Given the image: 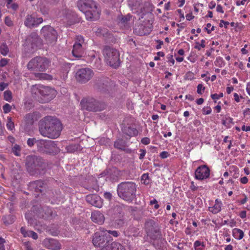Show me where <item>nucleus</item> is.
Here are the masks:
<instances>
[{
  "mask_svg": "<svg viewBox=\"0 0 250 250\" xmlns=\"http://www.w3.org/2000/svg\"><path fill=\"white\" fill-rule=\"evenodd\" d=\"M210 169L206 165L199 166L195 171V178L199 180H206L210 176Z\"/></svg>",
  "mask_w": 250,
  "mask_h": 250,
  "instance_id": "2eb2a0df",
  "label": "nucleus"
},
{
  "mask_svg": "<svg viewBox=\"0 0 250 250\" xmlns=\"http://www.w3.org/2000/svg\"><path fill=\"white\" fill-rule=\"evenodd\" d=\"M206 41L205 40H202L201 42H195V45L194 48L198 50H201L202 48H204L206 46Z\"/></svg>",
  "mask_w": 250,
  "mask_h": 250,
  "instance_id": "f704fd0d",
  "label": "nucleus"
},
{
  "mask_svg": "<svg viewBox=\"0 0 250 250\" xmlns=\"http://www.w3.org/2000/svg\"><path fill=\"white\" fill-rule=\"evenodd\" d=\"M184 79L185 80L192 81L195 79V74L191 71H188L185 74Z\"/></svg>",
  "mask_w": 250,
  "mask_h": 250,
  "instance_id": "e433bc0d",
  "label": "nucleus"
},
{
  "mask_svg": "<svg viewBox=\"0 0 250 250\" xmlns=\"http://www.w3.org/2000/svg\"><path fill=\"white\" fill-rule=\"evenodd\" d=\"M124 234L127 237H136L138 236V229L134 226H129L124 231Z\"/></svg>",
  "mask_w": 250,
  "mask_h": 250,
  "instance_id": "a878e982",
  "label": "nucleus"
},
{
  "mask_svg": "<svg viewBox=\"0 0 250 250\" xmlns=\"http://www.w3.org/2000/svg\"><path fill=\"white\" fill-rule=\"evenodd\" d=\"M141 142L145 145H148L150 143V140L148 137H144L141 139Z\"/></svg>",
  "mask_w": 250,
  "mask_h": 250,
  "instance_id": "6e6d98bb",
  "label": "nucleus"
},
{
  "mask_svg": "<svg viewBox=\"0 0 250 250\" xmlns=\"http://www.w3.org/2000/svg\"><path fill=\"white\" fill-rule=\"evenodd\" d=\"M81 105L83 109L88 111L98 112L104 110L106 105L93 98L83 99L81 102Z\"/></svg>",
  "mask_w": 250,
  "mask_h": 250,
  "instance_id": "0eeeda50",
  "label": "nucleus"
},
{
  "mask_svg": "<svg viewBox=\"0 0 250 250\" xmlns=\"http://www.w3.org/2000/svg\"><path fill=\"white\" fill-rule=\"evenodd\" d=\"M215 27L212 26L211 23H208L205 27L204 30L207 32L208 34H210L212 31L214 30Z\"/></svg>",
  "mask_w": 250,
  "mask_h": 250,
  "instance_id": "c03bdc74",
  "label": "nucleus"
},
{
  "mask_svg": "<svg viewBox=\"0 0 250 250\" xmlns=\"http://www.w3.org/2000/svg\"><path fill=\"white\" fill-rule=\"evenodd\" d=\"M128 5L134 13L139 14L142 12V6L141 0H129Z\"/></svg>",
  "mask_w": 250,
  "mask_h": 250,
  "instance_id": "aec40b11",
  "label": "nucleus"
},
{
  "mask_svg": "<svg viewBox=\"0 0 250 250\" xmlns=\"http://www.w3.org/2000/svg\"><path fill=\"white\" fill-rule=\"evenodd\" d=\"M2 219L4 224L7 225L12 224L13 223H14L15 217L13 215H8L3 217Z\"/></svg>",
  "mask_w": 250,
  "mask_h": 250,
  "instance_id": "7c9ffc66",
  "label": "nucleus"
},
{
  "mask_svg": "<svg viewBox=\"0 0 250 250\" xmlns=\"http://www.w3.org/2000/svg\"><path fill=\"white\" fill-rule=\"evenodd\" d=\"M167 62L169 66H173L175 63V61L173 59V56L171 54H169L167 56Z\"/></svg>",
  "mask_w": 250,
  "mask_h": 250,
  "instance_id": "a19ab883",
  "label": "nucleus"
},
{
  "mask_svg": "<svg viewBox=\"0 0 250 250\" xmlns=\"http://www.w3.org/2000/svg\"><path fill=\"white\" fill-rule=\"evenodd\" d=\"M205 247L204 242L196 240L193 243V248L195 250H204Z\"/></svg>",
  "mask_w": 250,
  "mask_h": 250,
  "instance_id": "c756f323",
  "label": "nucleus"
},
{
  "mask_svg": "<svg viewBox=\"0 0 250 250\" xmlns=\"http://www.w3.org/2000/svg\"><path fill=\"white\" fill-rule=\"evenodd\" d=\"M33 91L34 92L40 103H48L53 99L57 95V91L48 86L37 85L33 86Z\"/></svg>",
  "mask_w": 250,
  "mask_h": 250,
  "instance_id": "20e7f679",
  "label": "nucleus"
},
{
  "mask_svg": "<svg viewBox=\"0 0 250 250\" xmlns=\"http://www.w3.org/2000/svg\"><path fill=\"white\" fill-rule=\"evenodd\" d=\"M44 247L52 250H60L62 248V245L58 240L53 238H46L43 241Z\"/></svg>",
  "mask_w": 250,
  "mask_h": 250,
  "instance_id": "f3484780",
  "label": "nucleus"
},
{
  "mask_svg": "<svg viewBox=\"0 0 250 250\" xmlns=\"http://www.w3.org/2000/svg\"><path fill=\"white\" fill-rule=\"evenodd\" d=\"M137 186L132 182H123L117 186L118 196L123 200L132 202L136 197Z\"/></svg>",
  "mask_w": 250,
  "mask_h": 250,
  "instance_id": "7ed1b4c3",
  "label": "nucleus"
},
{
  "mask_svg": "<svg viewBox=\"0 0 250 250\" xmlns=\"http://www.w3.org/2000/svg\"><path fill=\"white\" fill-rule=\"evenodd\" d=\"M25 165L28 172L32 175L41 174L45 167L43 159L36 155L27 156Z\"/></svg>",
  "mask_w": 250,
  "mask_h": 250,
  "instance_id": "39448f33",
  "label": "nucleus"
},
{
  "mask_svg": "<svg viewBox=\"0 0 250 250\" xmlns=\"http://www.w3.org/2000/svg\"><path fill=\"white\" fill-rule=\"evenodd\" d=\"M114 146L118 149H124L125 147V143L122 140H117L114 143Z\"/></svg>",
  "mask_w": 250,
  "mask_h": 250,
  "instance_id": "72a5a7b5",
  "label": "nucleus"
},
{
  "mask_svg": "<svg viewBox=\"0 0 250 250\" xmlns=\"http://www.w3.org/2000/svg\"><path fill=\"white\" fill-rule=\"evenodd\" d=\"M42 22L43 19L42 18L35 17V16L33 15H28L26 17L24 24L28 28H32L37 27Z\"/></svg>",
  "mask_w": 250,
  "mask_h": 250,
  "instance_id": "dca6fc26",
  "label": "nucleus"
},
{
  "mask_svg": "<svg viewBox=\"0 0 250 250\" xmlns=\"http://www.w3.org/2000/svg\"><path fill=\"white\" fill-rule=\"evenodd\" d=\"M4 23L8 26H12L13 25V23L11 18L9 17H6L4 19Z\"/></svg>",
  "mask_w": 250,
  "mask_h": 250,
  "instance_id": "09e8293b",
  "label": "nucleus"
},
{
  "mask_svg": "<svg viewBox=\"0 0 250 250\" xmlns=\"http://www.w3.org/2000/svg\"><path fill=\"white\" fill-rule=\"evenodd\" d=\"M186 19L188 21H191L194 19V16L192 15V13L187 14L186 15Z\"/></svg>",
  "mask_w": 250,
  "mask_h": 250,
  "instance_id": "774afa93",
  "label": "nucleus"
},
{
  "mask_svg": "<svg viewBox=\"0 0 250 250\" xmlns=\"http://www.w3.org/2000/svg\"><path fill=\"white\" fill-rule=\"evenodd\" d=\"M239 216L242 219H244L247 217V211L246 210H242L240 212Z\"/></svg>",
  "mask_w": 250,
  "mask_h": 250,
  "instance_id": "0e129e2a",
  "label": "nucleus"
},
{
  "mask_svg": "<svg viewBox=\"0 0 250 250\" xmlns=\"http://www.w3.org/2000/svg\"><path fill=\"white\" fill-rule=\"evenodd\" d=\"M94 72L89 68H83L78 70L75 77L77 81L81 83H85L88 82L93 76Z\"/></svg>",
  "mask_w": 250,
  "mask_h": 250,
  "instance_id": "f8f14e48",
  "label": "nucleus"
},
{
  "mask_svg": "<svg viewBox=\"0 0 250 250\" xmlns=\"http://www.w3.org/2000/svg\"><path fill=\"white\" fill-rule=\"evenodd\" d=\"M8 86V84L4 82L0 83V91H3Z\"/></svg>",
  "mask_w": 250,
  "mask_h": 250,
  "instance_id": "e2e57ef3",
  "label": "nucleus"
},
{
  "mask_svg": "<svg viewBox=\"0 0 250 250\" xmlns=\"http://www.w3.org/2000/svg\"><path fill=\"white\" fill-rule=\"evenodd\" d=\"M37 140L35 138H29L27 141L28 146L30 147H32L33 145L36 144Z\"/></svg>",
  "mask_w": 250,
  "mask_h": 250,
  "instance_id": "8fccbe9b",
  "label": "nucleus"
},
{
  "mask_svg": "<svg viewBox=\"0 0 250 250\" xmlns=\"http://www.w3.org/2000/svg\"><path fill=\"white\" fill-rule=\"evenodd\" d=\"M33 231L32 230H26L25 228L24 227H21V232L23 235L24 237H31V232H33Z\"/></svg>",
  "mask_w": 250,
  "mask_h": 250,
  "instance_id": "58836bf2",
  "label": "nucleus"
},
{
  "mask_svg": "<svg viewBox=\"0 0 250 250\" xmlns=\"http://www.w3.org/2000/svg\"><path fill=\"white\" fill-rule=\"evenodd\" d=\"M41 33L43 36L47 44L53 45L56 43L58 34L52 27L50 25L44 26L41 30Z\"/></svg>",
  "mask_w": 250,
  "mask_h": 250,
  "instance_id": "9b49d317",
  "label": "nucleus"
},
{
  "mask_svg": "<svg viewBox=\"0 0 250 250\" xmlns=\"http://www.w3.org/2000/svg\"><path fill=\"white\" fill-rule=\"evenodd\" d=\"M232 236L233 237L238 240L243 239L244 236V233L242 230L238 228H234L232 229Z\"/></svg>",
  "mask_w": 250,
  "mask_h": 250,
  "instance_id": "cd10ccee",
  "label": "nucleus"
},
{
  "mask_svg": "<svg viewBox=\"0 0 250 250\" xmlns=\"http://www.w3.org/2000/svg\"><path fill=\"white\" fill-rule=\"evenodd\" d=\"M212 109L210 106L205 107L203 108V113L204 115H208L211 113Z\"/></svg>",
  "mask_w": 250,
  "mask_h": 250,
  "instance_id": "603ef678",
  "label": "nucleus"
},
{
  "mask_svg": "<svg viewBox=\"0 0 250 250\" xmlns=\"http://www.w3.org/2000/svg\"><path fill=\"white\" fill-rule=\"evenodd\" d=\"M6 127L8 130L11 131H12L14 129V123L12 122L11 117L7 118Z\"/></svg>",
  "mask_w": 250,
  "mask_h": 250,
  "instance_id": "4c0bfd02",
  "label": "nucleus"
},
{
  "mask_svg": "<svg viewBox=\"0 0 250 250\" xmlns=\"http://www.w3.org/2000/svg\"><path fill=\"white\" fill-rule=\"evenodd\" d=\"M240 183L242 184H246L248 183L249 180L247 177L244 176L241 177L239 179Z\"/></svg>",
  "mask_w": 250,
  "mask_h": 250,
  "instance_id": "052dcab7",
  "label": "nucleus"
},
{
  "mask_svg": "<svg viewBox=\"0 0 250 250\" xmlns=\"http://www.w3.org/2000/svg\"><path fill=\"white\" fill-rule=\"evenodd\" d=\"M123 132L130 137L136 136L138 134V130L130 126H124L122 129Z\"/></svg>",
  "mask_w": 250,
  "mask_h": 250,
  "instance_id": "b1692460",
  "label": "nucleus"
},
{
  "mask_svg": "<svg viewBox=\"0 0 250 250\" xmlns=\"http://www.w3.org/2000/svg\"><path fill=\"white\" fill-rule=\"evenodd\" d=\"M23 246L25 250H33L31 244L29 242L24 243Z\"/></svg>",
  "mask_w": 250,
  "mask_h": 250,
  "instance_id": "864d4df0",
  "label": "nucleus"
},
{
  "mask_svg": "<svg viewBox=\"0 0 250 250\" xmlns=\"http://www.w3.org/2000/svg\"><path fill=\"white\" fill-rule=\"evenodd\" d=\"M84 38L82 36H77L76 38V42L73 45L72 50L73 55L76 58H81L84 53Z\"/></svg>",
  "mask_w": 250,
  "mask_h": 250,
  "instance_id": "4468645a",
  "label": "nucleus"
},
{
  "mask_svg": "<svg viewBox=\"0 0 250 250\" xmlns=\"http://www.w3.org/2000/svg\"><path fill=\"white\" fill-rule=\"evenodd\" d=\"M65 149L68 153H74L81 149V146L79 144H71L66 146Z\"/></svg>",
  "mask_w": 250,
  "mask_h": 250,
  "instance_id": "c85d7f7f",
  "label": "nucleus"
},
{
  "mask_svg": "<svg viewBox=\"0 0 250 250\" xmlns=\"http://www.w3.org/2000/svg\"><path fill=\"white\" fill-rule=\"evenodd\" d=\"M87 203L97 208H100L103 206V200L97 194H89L86 196Z\"/></svg>",
  "mask_w": 250,
  "mask_h": 250,
  "instance_id": "a211bd4d",
  "label": "nucleus"
},
{
  "mask_svg": "<svg viewBox=\"0 0 250 250\" xmlns=\"http://www.w3.org/2000/svg\"><path fill=\"white\" fill-rule=\"evenodd\" d=\"M62 128V125L58 119L48 116L41 122L39 130L42 136L56 139L60 135Z\"/></svg>",
  "mask_w": 250,
  "mask_h": 250,
  "instance_id": "f257e3e1",
  "label": "nucleus"
},
{
  "mask_svg": "<svg viewBox=\"0 0 250 250\" xmlns=\"http://www.w3.org/2000/svg\"><path fill=\"white\" fill-rule=\"evenodd\" d=\"M214 64L216 66L221 68L225 65V62L222 57H218L214 62Z\"/></svg>",
  "mask_w": 250,
  "mask_h": 250,
  "instance_id": "2f4dec72",
  "label": "nucleus"
},
{
  "mask_svg": "<svg viewBox=\"0 0 250 250\" xmlns=\"http://www.w3.org/2000/svg\"><path fill=\"white\" fill-rule=\"evenodd\" d=\"M38 114L36 112L30 113L26 114L24 117V122L27 125H32L34 122L38 120Z\"/></svg>",
  "mask_w": 250,
  "mask_h": 250,
  "instance_id": "393cba45",
  "label": "nucleus"
},
{
  "mask_svg": "<svg viewBox=\"0 0 250 250\" xmlns=\"http://www.w3.org/2000/svg\"><path fill=\"white\" fill-rule=\"evenodd\" d=\"M125 223L124 220L122 219H117L115 221V224L117 226V227L120 228L122 227Z\"/></svg>",
  "mask_w": 250,
  "mask_h": 250,
  "instance_id": "5fc2aeb1",
  "label": "nucleus"
},
{
  "mask_svg": "<svg viewBox=\"0 0 250 250\" xmlns=\"http://www.w3.org/2000/svg\"><path fill=\"white\" fill-rule=\"evenodd\" d=\"M222 206V201L219 199H216L214 205L208 208V210L213 214H216L221 211Z\"/></svg>",
  "mask_w": 250,
  "mask_h": 250,
  "instance_id": "4be33fe9",
  "label": "nucleus"
},
{
  "mask_svg": "<svg viewBox=\"0 0 250 250\" xmlns=\"http://www.w3.org/2000/svg\"><path fill=\"white\" fill-rule=\"evenodd\" d=\"M50 62L45 57H36L32 59L27 65V69L34 71H45L48 68Z\"/></svg>",
  "mask_w": 250,
  "mask_h": 250,
  "instance_id": "423d86ee",
  "label": "nucleus"
},
{
  "mask_svg": "<svg viewBox=\"0 0 250 250\" xmlns=\"http://www.w3.org/2000/svg\"><path fill=\"white\" fill-rule=\"evenodd\" d=\"M206 87L202 83H199L197 87V92L199 95H202L205 90Z\"/></svg>",
  "mask_w": 250,
  "mask_h": 250,
  "instance_id": "79ce46f5",
  "label": "nucleus"
},
{
  "mask_svg": "<svg viewBox=\"0 0 250 250\" xmlns=\"http://www.w3.org/2000/svg\"><path fill=\"white\" fill-rule=\"evenodd\" d=\"M8 63L7 59L2 58L0 61V67L5 66Z\"/></svg>",
  "mask_w": 250,
  "mask_h": 250,
  "instance_id": "680f3d73",
  "label": "nucleus"
},
{
  "mask_svg": "<svg viewBox=\"0 0 250 250\" xmlns=\"http://www.w3.org/2000/svg\"><path fill=\"white\" fill-rule=\"evenodd\" d=\"M45 188L44 183L41 180L31 182L28 185V189L37 193H41ZM38 195V194H37Z\"/></svg>",
  "mask_w": 250,
  "mask_h": 250,
  "instance_id": "6ab92c4d",
  "label": "nucleus"
},
{
  "mask_svg": "<svg viewBox=\"0 0 250 250\" xmlns=\"http://www.w3.org/2000/svg\"><path fill=\"white\" fill-rule=\"evenodd\" d=\"M145 228L148 236L154 240H164L161 232L154 221L149 220L145 223Z\"/></svg>",
  "mask_w": 250,
  "mask_h": 250,
  "instance_id": "9d476101",
  "label": "nucleus"
},
{
  "mask_svg": "<svg viewBox=\"0 0 250 250\" xmlns=\"http://www.w3.org/2000/svg\"><path fill=\"white\" fill-rule=\"evenodd\" d=\"M9 52V49L5 43H2L0 46V52L1 54L5 56Z\"/></svg>",
  "mask_w": 250,
  "mask_h": 250,
  "instance_id": "c9c22d12",
  "label": "nucleus"
},
{
  "mask_svg": "<svg viewBox=\"0 0 250 250\" xmlns=\"http://www.w3.org/2000/svg\"><path fill=\"white\" fill-rule=\"evenodd\" d=\"M3 112L5 114L8 113L11 110V106L8 104H5L2 107Z\"/></svg>",
  "mask_w": 250,
  "mask_h": 250,
  "instance_id": "a18cd8bd",
  "label": "nucleus"
},
{
  "mask_svg": "<svg viewBox=\"0 0 250 250\" xmlns=\"http://www.w3.org/2000/svg\"><path fill=\"white\" fill-rule=\"evenodd\" d=\"M78 9L84 13L87 20L94 21L98 20L100 12L97 8L95 1L93 0H78L77 2Z\"/></svg>",
  "mask_w": 250,
  "mask_h": 250,
  "instance_id": "f03ea898",
  "label": "nucleus"
},
{
  "mask_svg": "<svg viewBox=\"0 0 250 250\" xmlns=\"http://www.w3.org/2000/svg\"><path fill=\"white\" fill-rule=\"evenodd\" d=\"M91 218L93 222L99 225L103 224L104 221V216L100 211H93Z\"/></svg>",
  "mask_w": 250,
  "mask_h": 250,
  "instance_id": "412c9836",
  "label": "nucleus"
},
{
  "mask_svg": "<svg viewBox=\"0 0 250 250\" xmlns=\"http://www.w3.org/2000/svg\"><path fill=\"white\" fill-rule=\"evenodd\" d=\"M34 76L36 80H52L53 79L51 75L43 73H35Z\"/></svg>",
  "mask_w": 250,
  "mask_h": 250,
  "instance_id": "bb28decb",
  "label": "nucleus"
},
{
  "mask_svg": "<svg viewBox=\"0 0 250 250\" xmlns=\"http://www.w3.org/2000/svg\"><path fill=\"white\" fill-rule=\"evenodd\" d=\"M106 236H107V234L111 235L113 237H117L120 235V232L119 231L117 230H106Z\"/></svg>",
  "mask_w": 250,
  "mask_h": 250,
  "instance_id": "37998d69",
  "label": "nucleus"
},
{
  "mask_svg": "<svg viewBox=\"0 0 250 250\" xmlns=\"http://www.w3.org/2000/svg\"><path fill=\"white\" fill-rule=\"evenodd\" d=\"M208 6L210 9H213L216 6V2L212 0L209 2Z\"/></svg>",
  "mask_w": 250,
  "mask_h": 250,
  "instance_id": "69168bd1",
  "label": "nucleus"
},
{
  "mask_svg": "<svg viewBox=\"0 0 250 250\" xmlns=\"http://www.w3.org/2000/svg\"><path fill=\"white\" fill-rule=\"evenodd\" d=\"M140 151L141 152V153L140 154L139 159L142 160L144 158L146 152L145 149H140Z\"/></svg>",
  "mask_w": 250,
  "mask_h": 250,
  "instance_id": "13d9d810",
  "label": "nucleus"
},
{
  "mask_svg": "<svg viewBox=\"0 0 250 250\" xmlns=\"http://www.w3.org/2000/svg\"><path fill=\"white\" fill-rule=\"evenodd\" d=\"M169 154L167 151H162L160 154V156L162 159H165L168 157Z\"/></svg>",
  "mask_w": 250,
  "mask_h": 250,
  "instance_id": "bf43d9fd",
  "label": "nucleus"
},
{
  "mask_svg": "<svg viewBox=\"0 0 250 250\" xmlns=\"http://www.w3.org/2000/svg\"><path fill=\"white\" fill-rule=\"evenodd\" d=\"M4 99L8 102H10L12 100V92L10 90H6L4 92Z\"/></svg>",
  "mask_w": 250,
  "mask_h": 250,
  "instance_id": "ea45409f",
  "label": "nucleus"
},
{
  "mask_svg": "<svg viewBox=\"0 0 250 250\" xmlns=\"http://www.w3.org/2000/svg\"><path fill=\"white\" fill-rule=\"evenodd\" d=\"M36 146L38 150L42 153L52 154L58 150L57 142L52 140H38Z\"/></svg>",
  "mask_w": 250,
  "mask_h": 250,
  "instance_id": "1a4fd4ad",
  "label": "nucleus"
},
{
  "mask_svg": "<svg viewBox=\"0 0 250 250\" xmlns=\"http://www.w3.org/2000/svg\"><path fill=\"white\" fill-rule=\"evenodd\" d=\"M224 96V94L223 93H220L219 94H211V98L214 100H218L219 99L223 97Z\"/></svg>",
  "mask_w": 250,
  "mask_h": 250,
  "instance_id": "3c124183",
  "label": "nucleus"
},
{
  "mask_svg": "<svg viewBox=\"0 0 250 250\" xmlns=\"http://www.w3.org/2000/svg\"><path fill=\"white\" fill-rule=\"evenodd\" d=\"M102 250H126L125 247L120 243L113 242L104 247Z\"/></svg>",
  "mask_w": 250,
  "mask_h": 250,
  "instance_id": "5701e85b",
  "label": "nucleus"
},
{
  "mask_svg": "<svg viewBox=\"0 0 250 250\" xmlns=\"http://www.w3.org/2000/svg\"><path fill=\"white\" fill-rule=\"evenodd\" d=\"M216 11L218 13H224V11L222 6L220 4H218L216 6Z\"/></svg>",
  "mask_w": 250,
  "mask_h": 250,
  "instance_id": "338daca9",
  "label": "nucleus"
},
{
  "mask_svg": "<svg viewBox=\"0 0 250 250\" xmlns=\"http://www.w3.org/2000/svg\"><path fill=\"white\" fill-rule=\"evenodd\" d=\"M131 18L130 15H127L122 18L120 22L123 24H125L127 21H129Z\"/></svg>",
  "mask_w": 250,
  "mask_h": 250,
  "instance_id": "de8ad7c7",
  "label": "nucleus"
},
{
  "mask_svg": "<svg viewBox=\"0 0 250 250\" xmlns=\"http://www.w3.org/2000/svg\"><path fill=\"white\" fill-rule=\"evenodd\" d=\"M21 146L17 144H15L12 148V151L14 154L17 156L21 155Z\"/></svg>",
  "mask_w": 250,
  "mask_h": 250,
  "instance_id": "473e14b6",
  "label": "nucleus"
},
{
  "mask_svg": "<svg viewBox=\"0 0 250 250\" xmlns=\"http://www.w3.org/2000/svg\"><path fill=\"white\" fill-rule=\"evenodd\" d=\"M103 54L105 61L110 66L114 67L119 66L120 54L117 50L106 46L103 50Z\"/></svg>",
  "mask_w": 250,
  "mask_h": 250,
  "instance_id": "6e6552de",
  "label": "nucleus"
},
{
  "mask_svg": "<svg viewBox=\"0 0 250 250\" xmlns=\"http://www.w3.org/2000/svg\"><path fill=\"white\" fill-rule=\"evenodd\" d=\"M112 194L109 192H105L104 194V197L105 199L110 201L112 199Z\"/></svg>",
  "mask_w": 250,
  "mask_h": 250,
  "instance_id": "4d7b16f0",
  "label": "nucleus"
},
{
  "mask_svg": "<svg viewBox=\"0 0 250 250\" xmlns=\"http://www.w3.org/2000/svg\"><path fill=\"white\" fill-rule=\"evenodd\" d=\"M106 229L100 227L98 230L94 233L93 236L92 243L95 247H102L106 242Z\"/></svg>",
  "mask_w": 250,
  "mask_h": 250,
  "instance_id": "ddd939ff",
  "label": "nucleus"
},
{
  "mask_svg": "<svg viewBox=\"0 0 250 250\" xmlns=\"http://www.w3.org/2000/svg\"><path fill=\"white\" fill-rule=\"evenodd\" d=\"M40 11L43 15H47L48 13L49 9L43 5H40Z\"/></svg>",
  "mask_w": 250,
  "mask_h": 250,
  "instance_id": "49530a36",
  "label": "nucleus"
}]
</instances>
